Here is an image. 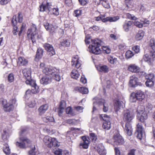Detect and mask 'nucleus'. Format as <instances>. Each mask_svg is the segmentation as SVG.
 <instances>
[{
	"label": "nucleus",
	"instance_id": "obj_1",
	"mask_svg": "<svg viewBox=\"0 0 155 155\" xmlns=\"http://www.w3.org/2000/svg\"><path fill=\"white\" fill-rule=\"evenodd\" d=\"M22 72L24 78L26 79V83L30 85L32 87L31 90H28L26 91V95H28L31 92L34 94L38 93L39 92V87L35 83V81L31 80L30 70L28 68H25L23 70Z\"/></svg>",
	"mask_w": 155,
	"mask_h": 155
},
{
	"label": "nucleus",
	"instance_id": "obj_2",
	"mask_svg": "<svg viewBox=\"0 0 155 155\" xmlns=\"http://www.w3.org/2000/svg\"><path fill=\"white\" fill-rule=\"evenodd\" d=\"M133 115L129 110H127L124 112L123 119L125 121L127 122L125 124L124 130L129 136H131L132 134L131 126L129 122L133 119Z\"/></svg>",
	"mask_w": 155,
	"mask_h": 155
},
{
	"label": "nucleus",
	"instance_id": "obj_3",
	"mask_svg": "<svg viewBox=\"0 0 155 155\" xmlns=\"http://www.w3.org/2000/svg\"><path fill=\"white\" fill-rule=\"evenodd\" d=\"M27 130L23 129L21 130L19 133V142H17L16 145L21 148H24L28 147L31 143L30 140L25 136L27 134Z\"/></svg>",
	"mask_w": 155,
	"mask_h": 155
},
{
	"label": "nucleus",
	"instance_id": "obj_4",
	"mask_svg": "<svg viewBox=\"0 0 155 155\" xmlns=\"http://www.w3.org/2000/svg\"><path fill=\"white\" fill-rule=\"evenodd\" d=\"M43 72L46 75H51V77L57 81H59L60 80V71L58 69L52 67H47L43 70Z\"/></svg>",
	"mask_w": 155,
	"mask_h": 155
},
{
	"label": "nucleus",
	"instance_id": "obj_5",
	"mask_svg": "<svg viewBox=\"0 0 155 155\" xmlns=\"http://www.w3.org/2000/svg\"><path fill=\"white\" fill-rule=\"evenodd\" d=\"M91 44L89 46L90 52L96 54H98L101 53V51L99 48L101 45V41L99 39H92Z\"/></svg>",
	"mask_w": 155,
	"mask_h": 155
},
{
	"label": "nucleus",
	"instance_id": "obj_6",
	"mask_svg": "<svg viewBox=\"0 0 155 155\" xmlns=\"http://www.w3.org/2000/svg\"><path fill=\"white\" fill-rule=\"evenodd\" d=\"M51 4L47 2L46 5L42 4L40 7V11L41 12L46 11L47 12L56 15L59 14L58 10L57 8H53L50 9Z\"/></svg>",
	"mask_w": 155,
	"mask_h": 155
},
{
	"label": "nucleus",
	"instance_id": "obj_7",
	"mask_svg": "<svg viewBox=\"0 0 155 155\" xmlns=\"http://www.w3.org/2000/svg\"><path fill=\"white\" fill-rule=\"evenodd\" d=\"M1 104L3 105L5 110L7 111H10L13 109V104L15 102V100L14 99L10 100L9 103L7 102L6 100L4 99L1 100Z\"/></svg>",
	"mask_w": 155,
	"mask_h": 155
},
{
	"label": "nucleus",
	"instance_id": "obj_8",
	"mask_svg": "<svg viewBox=\"0 0 155 155\" xmlns=\"http://www.w3.org/2000/svg\"><path fill=\"white\" fill-rule=\"evenodd\" d=\"M137 116L141 122H143L147 118V115L145 111L144 107L143 106H140L137 109Z\"/></svg>",
	"mask_w": 155,
	"mask_h": 155
},
{
	"label": "nucleus",
	"instance_id": "obj_9",
	"mask_svg": "<svg viewBox=\"0 0 155 155\" xmlns=\"http://www.w3.org/2000/svg\"><path fill=\"white\" fill-rule=\"evenodd\" d=\"M104 120L103 124V127L106 130H108L111 127V123L110 120L111 119L109 116L107 114H102L100 117Z\"/></svg>",
	"mask_w": 155,
	"mask_h": 155
},
{
	"label": "nucleus",
	"instance_id": "obj_10",
	"mask_svg": "<svg viewBox=\"0 0 155 155\" xmlns=\"http://www.w3.org/2000/svg\"><path fill=\"white\" fill-rule=\"evenodd\" d=\"M27 35L28 38H31L33 42L35 41V39L38 38L37 31L35 28L31 29H29L27 31Z\"/></svg>",
	"mask_w": 155,
	"mask_h": 155
},
{
	"label": "nucleus",
	"instance_id": "obj_11",
	"mask_svg": "<svg viewBox=\"0 0 155 155\" xmlns=\"http://www.w3.org/2000/svg\"><path fill=\"white\" fill-rule=\"evenodd\" d=\"M43 46L50 56H51L55 54L54 49L52 45L48 43H45L43 44Z\"/></svg>",
	"mask_w": 155,
	"mask_h": 155
},
{
	"label": "nucleus",
	"instance_id": "obj_12",
	"mask_svg": "<svg viewBox=\"0 0 155 155\" xmlns=\"http://www.w3.org/2000/svg\"><path fill=\"white\" fill-rule=\"evenodd\" d=\"M113 138L114 142L116 145H121L124 142L122 137L118 132L114 134Z\"/></svg>",
	"mask_w": 155,
	"mask_h": 155
},
{
	"label": "nucleus",
	"instance_id": "obj_13",
	"mask_svg": "<svg viewBox=\"0 0 155 155\" xmlns=\"http://www.w3.org/2000/svg\"><path fill=\"white\" fill-rule=\"evenodd\" d=\"M11 24L13 27L12 33L14 35H17V33H18L19 31L18 29V28L17 26V18L16 15H14L13 16L11 21Z\"/></svg>",
	"mask_w": 155,
	"mask_h": 155
},
{
	"label": "nucleus",
	"instance_id": "obj_14",
	"mask_svg": "<svg viewBox=\"0 0 155 155\" xmlns=\"http://www.w3.org/2000/svg\"><path fill=\"white\" fill-rule=\"evenodd\" d=\"M137 129L136 134H137V137L138 138L141 140L145 135L141 125L140 124H138L137 125Z\"/></svg>",
	"mask_w": 155,
	"mask_h": 155
},
{
	"label": "nucleus",
	"instance_id": "obj_15",
	"mask_svg": "<svg viewBox=\"0 0 155 155\" xmlns=\"http://www.w3.org/2000/svg\"><path fill=\"white\" fill-rule=\"evenodd\" d=\"M129 83L131 86L135 87L137 85H142V84L138 82V78L135 75H133L130 77Z\"/></svg>",
	"mask_w": 155,
	"mask_h": 155
},
{
	"label": "nucleus",
	"instance_id": "obj_16",
	"mask_svg": "<svg viewBox=\"0 0 155 155\" xmlns=\"http://www.w3.org/2000/svg\"><path fill=\"white\" fill-rule=\"evenodd\" d=\"M71 65L72 67L77 68H78L81 67V61H79L78 55H75L73 57L71 62Z\"/></svg>",
	"mask_w": 155,
	"mask_h": 155
},
{
	"label": "nucleus",
	"instance_id": "obj_17",
	"mask_svg": "<svg viewBox=\"0 0 155 155\" xmlns=\"http://www.w3.org/2000/svg\"><path fill=\"white\" fill-rule=\"evenodd\" d=\"M82 141L80 143V145L82 146L84 148H87L90 142L89 138L88 137H86L85 136H83L82 137Z\"/></svg>",
	"mask_w": 155,
	"mask_h": 155
},
{
	"label": "nucleus",
	"instance_id": "obj_18",
	"mask_svg": "<svg viewBox=\"0 0 155 155\" xmlns=\"http://www.w3.org/2000/svg\"><path fill=\"white\" fill-rule=\"evenodd\" d=\"M44 25L46 30L50 33L52 34L54 32L55 28L53 25L50 24L48 22L45 21L44 23Z\"/></svg>",
	"mask_w": 155,
	"mask_h": 155
},
{
	"label": "nucleus",
	"instance_id": "obj_19",
	"mask_svg": "<svg viewBox=\"0 0 155 155\" xmlns=\"http://www.w3.org/2000/svg\"><path fill=\"white\" fill-rule=\"evenodd\" d=\"M66 107V103L64 101H61L60 103L59 107L58 108V115L61 116L64 112V109Z\"/></svg>",
	"mask_w": 155,
	"mask_h": 155
},
{
	"label": "nucleus",
	"instance_id": "obj_20",
	"mask_svg": "<svg viewBox=\"0 0 155 155\" xmlns=\"http://www.w3.org/2000/svg\"><path fill=\"white\" fill-rule=\"evenodd\" d=\"M132 24V22L130 21H125L122 26L124 31L126 32H128L131 28Z\"/></svg>",
	"mask_w": 155,
	"mask_h": 155
},
{
	"label": "nucleus",
	"instance_id": "obj_21",
	"mask_svg": "<svg viewBox=\"0 0 155 155\" xmlns=\"http://www.w3.org/2000/svg\"><path fill=\"white\" fill-rule=\"evenodd\" d=\"M9 136V130L8 128L4 129L2 132V137L4 141L7 140Z\"/></svg>",
	"mask_w": 155,
	"mask_h": 155
},
{
	"label": "nucleus",
	"instance_id": "obj_22",
	"mask_svg": "<svg viewBox=\"0 0 155 155\" xmlns=\"http://www.w3.org/2000/svg\"><path fill=\"white\" fill-rule=\"evenodd\" d=\"M97 150L100 155H106V151L103 144L100 143L97 147Z\"/></svg>",
	"mask_w": 155,
	"mask_h": 155
},
{
	"label": "nucleus",
	"instance_id": "obj_23",
	"mask_svg": "<svg viewBox=\"0 0 155 155\" xmlns=\"http://www.w3.org/2000/svg\"><path fill=\"white\" fill-rule=\"evenodd\" d=\"M134 94L137 100L140 101H142L145 97V95L143 93L140 91L135 92H134Z\"/></svg>",
	"mask_w": 155,
	"mask_h": 155
},
{
	"label": "nucleus",
	"instance_id": "obj_24",
	"mask_svg": "<svg viewBox=\"0 0 155 155\" xmlns=\"http://www.w3.org/2000/svg\"><path fill=\"white\" fill-rule=\"evenodd\" d=\"M51 82V78L46 75L43 76L40 80L41 83L44 85L47 84Z\"/></svg>",
	"mask_w": 155,
	"mask_h": 155
},
{
	"label": "nucleus",
	"instance_id": "obj_25",
	"mask_svg": "<svg viewBox=\"0 0 155 155\" xmlns=\"http://www.w3.org/2000/svg\"><path fill=\"white\" fill-rule=\"evenodd\" d=\"M74 90L83 94H87L88 92V89L84 87H76L74 88Z\"/></svg>",
	"mask_w": 155,
	"mask_h": 155
},
{
	"label": "nucleus",
	"instance_id": "obj_26",
	"mask_svg": "<svg viewBox=\"0 0 155 155\" xmlns=\"http://www.w3.org/2000/svg\"><path fill=\"white\" fill-rule=\"evenodd\" d=\"M28 62V60L23 57H20L18 58V64L20 65H26Z\"/></svg>",
	"mask_w": 155,
	"mask_h": 155
},
{
	"label": "nucleus",
	"instance_id": "obj_27",
	"mask_svg": "<svg viewBox=\"0 0 155 155\" xmlns=\"http://www.w3.org/2000/svg\"><path fill=\"white\" fill-rule=\"evenodd\" d=\"M48 108V106L47 104L42 105L38 109V111L40 115L44 114Z\"/></svg>",
	"mask_w": 155,
	"mask_h": 155
},
{
	"label": "nucleus",
	"instance_id": "obj_28",
	"mask_svg": "<svg viewBox=\"0 0 155 155\" xmlns=\"http://www.w3.org/2000/svg\"><path fill=\"white\" fill-rule=\"evenodd\" d=\"M52 138L49 136H45L44 137L43 141L46 145H47L48 147H51V143Z\"/></svg>",
	"mask_w": 155,
	"mask_h": 155
},
{
	"label": "nucleus",
	"instance_id": "obj_29",
	"mask_svg": "<svg viewBox=\"0 0 155 155\" xmlns=\"http://www.w3.org/2000/svg\"><path fill=\"white\" fill-rule=\"evenodd\" d=\"M122 107V102L120 101L119 100H117L114 104V110L116 112H117Z\"/></svg>",
	"mask_w": 155,
	"mask_h": 155
},
{
	"label": "nucleus",
	"instance_id": "obj_30",
	"mask_svg": "<svg viewBox=\"0 0 155 155\" xmlns=\"http://www.w3.org/2000/svg\"><path fill=\"white\" fill-rule=\"evenodd\" d=\"M119 19V16H115L114 17H107L105 19H103V22H106L107 21H109L110 22H115Z\"/></svg>",
	"mask_w": 155,
	"mask_h": 155
},
{
	"label": "nucleus",
	"instance_id": "obj_31",
	"mask_svg": "<svg viewBox=\"0 0 155 155\" xmlns=\"http://www.w3.org/2000/svg\"><path fill=\"white\" fill-rule=\"evenodd\" d=\"M128 70L132 72H138L139 68L134 64H130L128 67Z\"/></svg>",
	"mask_w": 155,
	"mask_h": 155
},
{
	"label": "nucleus",
	"instance_id": "obj_32",
	"mask_svg": "<svg viewBox=\"0 0 155 155\" xmlns=\"http://www.w3.org/2000/svg\"><path fill=\"white\" fill-rule=\"evenodd\" d=\"M143 59L149 65H152L153 64V59L151 58H150L148 55H144L143 57Z\"/></svg>",
	"mask_w": 155,
	"mask_h": 155
},
{
	"label": "nucleus",
	"instance_id": "obj_33",
	"mask_svg": "<svg viewBox=\"0 0 155 155\" xmlns=\"http://www.w3.org/2000/svg\"><path fill=\"white\" fill-rule=\"evenodd\" d=\"M94 106L93 108L92 112H94L95 110H96V108L95 107V106L96 104H101V103L100 102L101 101V100L100 99L98 98V97H95L94 98Z\"/></svg>",
	"mask_w": 155,
	"mask_h": 155
},
{
	"label": "nucleus",
	"instance_id": "obj_34",
	"mask_svg": "<svg viewBox=\"0 0 155 155\" xmlns=\"http://www.w3.org/2000/svg\"><path fill=\"white\" fill-rule=\"evenodd\" d=\"M144 33L143 31H139L136 35V39L138 41L142 39L144 36Z\"/></svg>",
	"mask_w": 155,
	"mask_h": 155
},
{
	"label": "nucleus",
	"instance_id": "obj_35",
	"mask_svg": "<svg viewBox=\"0 0 155 155\" xmlns=\"http://www.w3.org/2000/svg\"><path fill=\"white\" fill-rule=\"evenodd\" d=\"M43 50L41 48H38L37 50L36 57L38 59L41 58L43 56Z\"/></svg>",
	"mask_w": 155,
	"mask_h": 155
},
{
	"label": "nucleus",
	"instance_id": "obj_36",
	"mask_svg": "<svg viewBox=\"0 0 155 155\" xmlns=\"http://www.w3.org/2000/svg\"><path fill=\"white\" fill-rule=\"evenodd\" d=\"M80 75L78 72L75 69L72 70L71 72V76L72 78L77 79Z\"/></svg>",
	"mask_w": 155,
	"mask_h": 155
},
{
	"label": "nucleus",
	"instance_id": "obj_37",
	"mask_svg": "<svg viewBox=\"0 0 155 155\" xmlns=\"http://www.w3.org/2000/svg\"><path fill=\"white\" fill-rule=\"evenodd\" d=\"M3 150L4 152L7 154H8L10 153V150L9 149V146L7 143L4 144L3 147Z\"/></svg>",
	"mask_w": 155,
	"mask_h": 155
},
{
	"label": "nucleus",
	"instance_id": "obj_38",
	"mask_svg": "<svg viewBox=\"0 0 155 155\" xmlns=\"http://www.w3.org/2000/svg\"><path fill=\"white\" fill-rule=\"evenodd\" d=\"M69 41L67 39H64L61 42V45L63 46L68 47L70 45Z\"/></svg>",
	"mask_w": 155,
	"mask_h": 155
},
{
	"label": "nucleus",
	"instance_id": "obj_39",
	"mask_svg": "<svg viewBox=\"0 0 155 155\" xmlns=\"http://www.w3.org/2000/svg\"><path fill=\"white\" fill-rule=\"evenodd\" d=\"M101 101L100 102L101 104L103 103L104 105L103 110L104 112H106L108 111V104L104 102V101L102 99H100Z\"/></svg>",
	"mask_w": 155,
	"mask_h": 155
},
{
	"label": "nucleus",
	"instance_id": "obj_40",
	"mask_svg": "<svg viewBox=\"0 0 155 155\" xmlns=\"http://www.w3.org/2000/svg\"><path fill=\"white\" fill-rule=\"evenodd\" d=\"M100 71H102L104 73H107L108 71V69L106 65H103L100 66L99 69H98Z\"/></svg>",
	"mask_w": 155,
	"mask_h": 155
},
{
	"label": "nucleus",
	"instance_id": "obj_41",
	"mask_svg": "<svg viewBox=\"0 0 155 155\" xmlns=\"http://www.w3.org/2000/svg\"><path fill=\"white\" fill-rule=\"evenodd\" d=\"M52 140L51 143V147H57L59 146V143L55 138H52Z\"/></svg>",
	"mask_w": 155,
	"mask_h": 155
},
{
	"label": "nucleus",
	"instance_id": "obj_42",
	"mask_svg": "<svg viewBox=\"0 0 155 155\" xmlns=\"http://www.w3.org/2000/svg\"><path fill=\"white\" fill-rule=\"evenodd\" d=\"M149 45L151 48L155 51V40L154 39H151L150 40Z\"/></svg>",
	"mask_w": 155,
	"mask_h": 155
},
{
	"label": "nucleus",
	"instance_id": "obj_43",
	"mask_svg": "<svg viewBox=\"0 0 155 155\" xmlns=\"http://www.w3.org/2000/svg\"><path fill=\"white\" fill-rule=\"evenodd\" d=\"M109 62L111 64H114L117 63V58L112 57H109L108 58Z\"/></svg>",
	"mask_w": 155,
	"mask_h": 155
},
{
	"label": "nucleus",
	"instance_id": "obj_44",
	"mask_svg": "<svg viewBox=\"0 0 155 155\" xmlns=\"http://www.w3.org/2000/svg\"><path fill=\"white\" fill-rule=\"evenodd\" d=\"M152 107V105L150 104H148L144 107L145 111L146 113H148L151 110Z\"/></svg>",
	"mask_w": 155,
	"mask_h": 155
},
{
	"label": "nucleus",
	"instance_id": "obj_45",
	"mask_svg": "<svg viewBox=\"0 0 155 155\" xmlns=\"http://www.w3.org/2000/svg\"><path fill=\"white\" fill-rule=\"evenodd\" d=\"M35 146L28 152V155H38V152L35 151Z\"/></svg>",
	"mask_w": 155,
	"mask_h": 155
},
{
	"label": "nucleus",
	"instance_id": "obj_46",
	"mask_svg": "<svg viewBox=\"0 0 155 155\" xmlns=\"http://www.w3.org/2000/svg\"><path fill=\"white\" fill-rule=\"evenodd\" d=\"M135 94H134V92L132 93L131 94V95L130 97V101L131 102H136L137 99L136 97L135 96Z\"/></svg>",
	"mask_w": 155,
	"mask_h": 155
},
{
	"label": "nucleus",
	"instance_id": "obj_47",
	"mask_svg": "<svg viewBox=\"0 0 155 155\" xmlns=\"http://www.w3.org/2000/svg\"><path fill=\"white\" fill-rule=\"evenodd\" d=\"M134 54L130 50L127 51L125 54L126 57L127 58H131L134 56Z\"/></svg>",
	"mask_w": 155,
	"mask_h": 155
},
{
	"label": "nucleus",
	"instance_id": "obj_48",
	"mask_svg": "<svg viewBox=\"0 0 155 155\" xmlns=\"http://www.w3.org/2000/svg\"><path fill=\"white\" fill-rule=\"evenodd\" d=\"M145 78L148 81L153 80L154 78V75L153 74H150L146 75L145 76Z\"/></svg>",
	"mask_w": 155,
	"mask_h": 155
},
{
	"label": "nucleus",
	"instance_id": "obj_49",
	"mask_svg": "<svg viewBox=\"0 0 155 155\" xmlns=\"http://www.w3.org/2000/svg\"><path fill=\"white\" fill-rule=\"evenodd\" d=\"M64 26L65 28H70L72 27L73 24L69 21L66 20L64 21Z\"/></svg>",
	"mask_w": 155,
	"mask_h": 155
},
{
	"label": "nucleus",
	"instance_id": "obj_50",
	"mask_svg": "<svg viewBox=\"0 0 155 155\" xmlns=\"http://www.w3.org/2000/svg\"><path fill=\"white\" fill-rule=\"evenodd\" d=\"M90 138L93 142H95L97 139L96 135L94 133H91L90 134Z\"/></svg>",
	"mask_w": 155,
	"mask_h": 155
},
{
	"label": "nucleus",
	"instance_id": "obj_51",
	"mask_svg": "<svg viewBox=\"0 0 155 155\" xmlns=\"http://www.w3.org/2000/svg\"><path fill=\"white\" fill-rule=\"evenodd\" d=\"M126 16L127 18L131 20H136L137 19V18L134 15L128 13L126 14Z\"/></svg>",
	"mask_w": 155,
	"mask_h": 155
},
{
	"label": "nucleus",
	"instance_id": "obj_52",
	"mask_svg": "<svg viewBox=\"0 0 155 155\" xmlns=\"http://www.w3.org/2000/svg\"><path fill=\"white\" fill-rule=\"evenodd\" d=\"M8 81L10 82H13L14 80L13 74L12 73L9 74L8 77Z\"/></svg>",
	"mask_w": 155,
	"mask_h": 155
},
{
	"label": "nucleus",
	"instance_id": "obj_53",
	"mask_svg": "<svg viewBox=\"0 0 155 155\" xmlns=\"http://www.w3.org/2000/svg\"><path fill=\"white\" fill-rule=\"evenodd\" d=\"M154 83V82L153 80H150V81L147 80L146 82V85L148 87H151L153 86Z\"/></svg>",
	"mask_w": 155,
	"mask_h": 155
},
{
	"label": "nucleus",
	"instance_id": "obj_54",
	"mask_svg": "<svg viewBox=\"0 0 155 155\" xmlns=\"http://www.w3.org/2000/svg\"><path fill=\"white\" fill-rule=\"evenodd\" d=\"M140 10L143 11H148L150 10L148 7V6L146 5H141L140 7Z\"/></svg>",
	"mask_w": 155,
	"mask_h": 155
},
{
	"label": "nucleus",
	"instance_id": "obj_55",
	"mask_svg": "<svg viewBox=\"0 0 155 155\" xmlns=\"http://www.w3.org/2000/svg\"><path fill=\"white\" fill-rule=\"evenodd\" d=\"M134 25L139 28H141L143 26V24L137 21H134Z\"/></svg>",
	"mask_w": 155,
	"mask_h": 155
},
{
	"label": "nucleus",
	"instance_id": "obj_56",
	"mask_svg": "<svg viewBox=\"0 0 155 155\" xmlns=\"http://www.w3.org/2000/svg\"><path fill=\"white\" fill-rule=\"evenodd\" d=\"M23 16L22 14L21 13H18V20L19 22L21 23L22 21Z\"/></svg>",
	"mask_w": 155,
	"mask_h": 155
},
{
	"label": "nucleus",
	"instance_id": "obj_57",
	"mask_svg": "<svg viewBox=\"0 0 155 155\" xmlns=\"http://www.w3.org/2000/svg\"><path fill=\"white\" fill-rule=\"evenodd\" d=\"M132 49L136 53H137L140 51V47L139 46H135L132 47Z\"/></svg>",
	"mask_w": 155,
	"mask_h": 155
},
{
	"label": "nucleus",
	"instance_id": "obj_58",
	"mask_svg": "<svg viewBox=\"0 0 155 155\" xmlns=\"http://www.w3.org/2000/svg\"><path fill=\"white\" fill-rule=\"evenodd\" d=\"M35 103L34 100H32L28 104V106L29 107L33 108L35 106Z\"/></svg>",
	"mask_w": 155,
	"mask_h": 155
},
{
	"label": "nucleus",
	"instance_id": "obj_59",
	"mask_svg": "<svg viewBox=\"0 0 155 155\" xmlns=\"http://www.w3.org/2000/svg\"><path fill=\"white\" fill-rule=\"evenodd\" d=\"M81 11L80 10H76L74 11V15L76 17H78L81 15Z\"/></svg>",
	"mask_w": 155,
	"mask_h": 155
},
{
	"label": "nucleus",
	"instance_id": "obj_60",
	"mask_svg": "<svg viewBox=\"0 0 155 155\" xmlns=\"http://www.w3.org/2000/svg\"><path fill=\"white\" fill-rule=\"evenodd\" d=\"M136 150L132 149L129 151L127 155H135V152Z\"/></svg>",
	"mask_w": 155,
	"mask_h": 155
},
{
	"label": "nucleus",
	"instance_id": "obj_61",
	"mask_svg": "<svg viewBox=\"0 0 155 155\" xmlns=\"http://www.w3.org/2000/svg\"><path fill=\"white\" fill-rule=\"evenodd\" d=\"M114 150L116 155H123L120 153V150L117 147H115L114 148Z\"/></svg>",
	"mask_w": 155,
	"mask_h": 155
},
{
	"label": "nucleus",
	"instance_id": "obj_62",
	"mask_svg": "<svg viewBox=\"0 0 155 155\" xmlns=\"http://www.w3.org/2000/svg\"><path fill=\"white\" fill-rule=\"evenodd\" d=\"M133 3V1L132 0H126L125 3L127 6L128 7Z\"/></svg>",
	"mask_w": 155,
	"mask_h": 155
},
{
	"label": "nucleus",
	"instance_id": "obj_63",
	"mask_svg": "<svg viewBox=\"0 0 155 155\" xmlns=\"http://www.w3.org/2000/svg\"><path fill=\"white\" fill-rule=\"evenodd\" d=\"M102 4L104 7L106 8H109L110 7L109 4L107 2H103Z\"/></svg>",
	"mask_w": 155,
	"mask_h": 155
},
{
	"label": "nucleus",
	"instance_id": "obj_64",
	"mask_svg": "<svg viewBox=\"0 0 155 155\" xmlns=\"http://www.w3.org/2000/svg\"><path fill=\"white\" fill-rule=\"evenodd\" d=\"M54 154L55 155H62V150L58 149L55 152Z\"/></svg>",
	"mask_w": 155,
	"mask_h": 155
}]
</instances>
